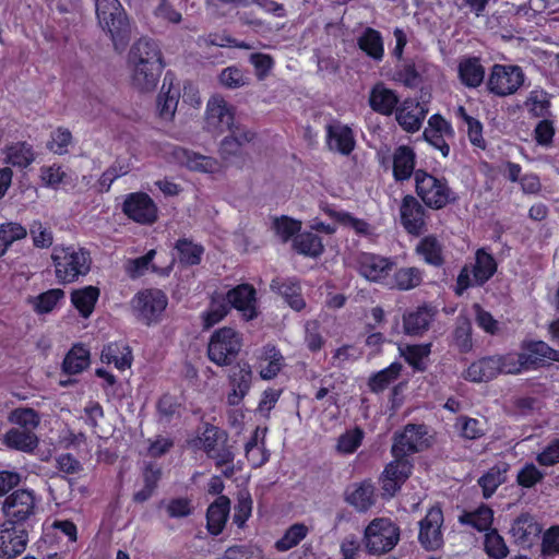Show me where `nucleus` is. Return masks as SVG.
<instances>
[{
    "label": "nucleus",
    "mask_w": 559,
    "mask_h": 559,
    "mask_svg": "<svg viewBox=\"0 0 559 559\" xmlns=\"http://www.w3.org/2000/svg\"><path fill=\"white\" fill-rule=\"evenodd\" d=\"M90 350L83 344H75L67 353L62 362V370L67 374H79L90 366Z\"/></svg>",
    "instance_id": "obj_45"
},
{
    "label": "nucleus",
    "mask_w": 559,
    "mask_h": 559,
    "mask_svg": "<svg viewBox=\"0 0 559 559\" xmlns=\"http://www.w3.org/2000/svg\"><path fill=\"white\" fill-rule=\"evenodd\" d=\"M437 314L433 306L424 304L415 310L407 311L403 314L404 333L409 336H420L428 331L431 322Z\"/></svg>",
    "instance_id": "obj_24"
},
{
    "label": "nucleus",
    "mask_w": 559,
    "mask_h": 559,
    "mask_svg": "<svg viewBox=\"0 0 559 559\" xmlns=\"http://www.w3.org/2000/svg\"><path fill=\"white\" fill-rule=\"evenodd\" d=\"M543 532L542 524L528 512L520 513L511 523L510 535L515 545L530 549Z\"/></svg>",
    "instance_id": "obj_20"
},
{
    "label": "nucleus",
    "mask_w": 559,
    "mask_h": 559,
    "mask_svg": "<svg viewBox=\"0 0 559 559\" xmlns=\"http://www.w3.org/2000/svg\"><path fill=\"white\" fill-rule=\"evenodd\" d=\"M430 438L425 424H407L403 431L394 435L391 452L409 457L412 454L427 450L431 445Z\"/></svg>",
    "instance_id": "obj_13"
},
{
    "label": "nucleus",
    "mask_w": 559,
    "mask_h": 559,
    "mask_svg": "<svg viewBox=\"0 0 559 559\" xmlns=\"http://www.w3.org/2000/svg\"><path fill=\"white\" fill-rule=\"evenodd\" d=\"M456 117L462 119L467 126V136L474 147L486 150L487 143L483 136V123L475 117L468 115L465 107L459 106Z\"/></svg>",
    "instance_id": "obj_51"
},
{
    "label": "nucleus",
    "mask_w": 559,
    "mask_h": 559,
    "mask_svg": "<svg viewBox=\"0 0 559 559\" xmlns=\"http://www.w3.org/2000/svg\"><path fill=\"white\" fill-rule=\"evenodd\" d=\"M393 80L407 88H417L423 82L421 75L412 59L403 60L401 64H396Z\"/></svg>",
    "instance_id": "obj_52"
},
{
    "label": "nucleus",
    "mask_w": 559,
    "mask_h": 559,
    "mask_svg": "<svg viewBox=\"0 0 559 559\" xmlns=\"http://www.w3.org/2000/svg\"><path fill=\"white\" fill-rule=\"evenodd\" d=\"M484 551L490 559H504L510 554L506 539L497 528L487 532L483 540Z\"/></svg>",
    "instance_id": "obj_53"
},
{
    "label": "nucleus",
    "mask_w": 559,
    "mask_h": 559,
    "mask_svg": "<svg viewBox=\"0 0 559 559\" xmlns=\"http://www.w3.org/2000/svg\"><path fill=\"white\" fill-rule=\"evenodd\" d=\"M229 312V307L227 306V302H225L223 294H212L206 309L200 314L203 331H207L222 322Z\"/></svg>",
    "instance_id": "obj_39"
},
{
    "label": "nucleus",
    "mask_w": 559,
    "mask_h": 559,
    "mask_svg": "<svg viewBox=\"0 0 559 559\" xmlns=\"http://www.w3.org/2000/svg\"><path fill=\"white\" fill-rule=\"evenodd\" d=\"M308 534V527L304 523L290 525L284 535L276 540L275 548L278 551H287L297 546Z\"/></svg>",
    "instance_id": "obj_55"
},
{
    "label": "nucleus",
    "mask_w": 559,
    "mask_h": 559,
    "mask_svg": "<svg viewBox=\"0 0 559 559\" xmlns=\"http://www.w3.org/2000/svg\"><path fill=\"white\" fill-rule=\"evenodd\" d=\"M457 76L462 85L468 88H476L481 85L485 79V68L480 57H463L457 64Z\"/></svg>",
    "instance_id": "obj_32"
},
{
    "label": "nucleus",
    "mask_w": 559,
    "mask_h": 559,
    "mask_svg": "<svg viewBox=\"0 0 559 559\" xmlns=\"http://www.w3.org/2000/svg\"><path fill=\"white\" fill-rule=\"evenodd\" d=\"M174 249L177 252L179 263L186 267L199 265L205 251L201 243L186 237L177 239Z\"/></svg>",
    "instance_id": "obj_41"
},
{
    "label": "nucleus",
    "mask_w": 559,
    "mask_h": 559,
    "mask_svg": "<svg viewBox=\"0 0 559 559\" xmlns=\"http://www.w3.org/2000/svg\"><path fill=\"white\" fill-rule=\"evenodd\" d=\"M368 102L374 112L391 116L399 107L400 97L394 90L386 87L382 82H378L371 87Z\"/></svg>",
    "instance_id": "obj_27"
},
{
    "label": "nucleus",
    "mask_w": 559,
    "mask_h": 559,
    "mask_svg": "<svg viewBox=\"0 0 559 559\" xmlns=\"http://www.w3.org/2000/svg\"><path fill=\"white\" fill-rule=\"evenodd\" d=\"M129 63L132 64V84L136 88L152 91L156 87L165 64L154 39H138L129 51Z\"/></svg>",
    "instance_id": "obj_2"
},
{
    "label": "nucleus",
    "mask_w": 559,
    "mask_h": 559,
    "mask_svg": "<svg viewBox=\"0 0 559 559\" xmlns=\"http://www.w3.org/2000/svg\"><path fill=\"white\" fill-rule=\"evenodd\" d=\"M171 155L178 164L190 171L213 175L222 170V164L215 157L203 155L186 147L175 146Z\"/></svg>",
    "instance_id": "obj_21"
},
{
    "label": "nucleus",
    "mask_w": 559,
    "mask_h": 559,
    "mask_svg": "<svg viewBox=\"0 0 559 559\" xmlns=\"http://www.w3.org/2000/svg\"><path fill=\"white\" fill-rule=\"evenodd\" d=\"M123 215L142 226H152L159 218V209L155 201L143 191L130 192L121 205Z\"/></svg>",
    "instance_id": "obj_12"
},
{
    "label": "nucleus",
    "mask_w": 559,
    "mask_h": 559,
    "mask_svg": "<svg viewBox=\"0 0 559 559\" xmlns=\"http://www.w3.org/2000/svg\"><path fill=\"white\" fill-rule=\"evenodd\" d=\"M195 445L201 449L209 459L214 461L217 468L227 466L223 469V475L226 478L234 475V448L229 444L228 433L224 429L212 424H205L203 432L197 438Z\"/></svg>",
    "instance_id": "obj_7"
},
{
    "label": "nucleus",
    "mask_w": 559,
    "mask_h": 559,
    "mask_svg": "<svg viewBox=\"0 0 559 559\" xmlns=\"http://www.w3.org/2000/svg\"><path fill=\"white\" fill-rule=\"evenodd\" d=\"M32 531L33 528L8 525V522L2 521L0 524V558L12 559L23 554Z\"/></svg>",
    "instance_id": "obj_17"
},
{
    "label": "nucleus",
    "mask_w": 559,
    "mask_h": 559,
    "mask_svg": "<svg viewBox=\"0 0 559 559\" xmlns=\"http://www.w3.org/2000/svg\"><path fill=\"white\" fill-rule=\"evenodd\" d=\"M66 298V293L61 288H50L39 295L32 297L29 304L35 313L43 316L52 312Z\"/></svg>",
    "instance_id": "obj_47"
},
{
    "label": "nucleus",
    "mask_w": 559,
    "mask_h": 559,
    "mask_svg": "<svg viewBox=\"0 0 559 559\" xmlns=\"http://www.w3.org/2000/svg\"><path fill=\"white\" fill-rule=\"evenodd\" d=\"M329 215L335 222L344 226H349L357 235L368 236L371 234L370 224L362 218L355 217L346 211H330Z\"/></svg>",
    "instance_id": "obj_57"
},
{
    "label": "nucleus",
    "mask_w": 559,
    "mask_h": 559,
    "mask_svg": "<svg viewBox=\"0 0 559 559\" xmlns=\"http://www.w3.org/2000/svg\"><path fill=\"white\" fill-rule=\"evenodd\" d=\"M155 255H156V250L151 249L145 254H143L139 258L127 260L124 263V271H126L127 275L131 280H138V278L142 277L143 275L146 274L147 271H151V272L157 273V274H162V275H167L170 271V267L166 269V270H162L157 265H155L153 263Z\"/></svg>",
    "instance_id": "obj_40"
},
{
    "label": "nucleus",
    "mask_w": 559,
    "mask_h": 559,
    "mask_svg": "<svg viewBox=\"0 0 559 559\" xmlns=\"http://www.w3.org/2000/svg\"><path fill=\"white\" fill-rule=\"evenodd\" d=\"M400 527L389 518H376L366 526L362 542L370 555H383L399 543Z\"/></svg>",
    "instance_id": "obj_10"
},
{
    "label": "nucleus",
    "mask_w": 559,
    "mask_h": 559,
    "mask_svg": "<svg viewBox=\"0 0 559 559\" xmlns=\"http://www.w3.org/2000/svg\"><path fill=\"white\" fill-rule=\"evenodd\" d=\"M98 23L111 38L115 50L122 52L130 41L131 27L119 0H95Z\"/></svg>",
    "instance_id": "obj_6"
},
{
    "label": "nucleus",
    "mask_w": 559,
    "mask_h": 559,
    "mask_svg": "<svg viewBox=\"0 0 559 559\" xmlns=\"http://www.w3.org/2000/svg\"><path fill=\"white\" fill-rule=\"evenodd\" d=\"M252 381V370L248 362L237 365L229 374L230 392L227 394V403L230 406H238L249 393Z\"/></svg>",
    "instance_id": "obj_26"
},
{
    "label": "nucleus",
    "mask_w": 559,
    "mask_h": 559,
    "mask_svg": "<svg viewBox=\"0 0 559 559\" xmlns=\"http://www.w3.org/2000/svg\"><path fill=\"white\" fill-rule=\"evenodd\" d=\"M364 431L359 427L346 430L337 439L336 449L343 454H353L361 445Z\"/></svg>",
    "instance_id": "obj_60"
},
{
    "label": "nucleus",
    "mask_w": 559,
    "mask_h": 559,
    "mask_svg": "<svg viewBox=\"0 0 559 559\" xmlns=\"http://www.w3.org/2000/svg\"><path fill=\"white\" fill-rule=\"evenodd\" d=\"M540 551L545 557L559 555V524L549 526L543 533Z\"/></svg>",
    "instance_id": "obj_64"
},
{
    "label": "nucleus",
    "mask_w": 559,
    "mask_h": 559,
    "mask_svg": "<svg viewBox=\"0 0 559 559\" xmlns=\"http://www.w3.org/2000/svg\"><path fill=\"white\" fill-rule=\"evenodd\" d=\"M424 271L416 266H403L395 269L385 283L391 290L407 292L418 287L423 283Z\"/></svg>",
    "instance_id": "obj_31"
},
{
    "label": "nucleus",
    "mask_w": 559,
    "mask_h": 559,
    "mask_svg": "<svg viewBox=\"0 0 559 559\" xmlns=\"http://www.w3.org/2000/svg\"><path fill=\"white\" fill-rule=\"evenodd\" d=\"M130 304L135 319L146 326H152L163 321L168 297L159 288H144L132 297Z\"/></svg>",
    "instance_id": "obj_8"
},
{
    "label": "nucleus",
    "mask_w": 559,
    "mask_h": 559,
    "mask_svg": "<svg viewBox=\"0 0 559 559\" xmlns=\"http://www.w3.org/2000/svg\"><path fill=\"white\" fill-rule=\"evenodd\" d=\"M235 115L231 107L222 96H213L207 102L205 123L209 131L223 133L229 131L219 144V155L224 160L241 157L243 146L253 141L255 133L249 130L234 127Z\"/></svg>",
    "instance_id": "obj_1"
},
{
    "label": "nucleus",
    "mask_w": 559,
    "mask_h": 559,
    "mask_svg": "<svg viewBox=\"0 0 559 559\" xmlns=\"http://www.w3.org/2000/svg\"><path fill=\"white\" fill-rule=\"evenodd\" d=\"M102 359L107 364H114L118 370L123 371L131 367L133 356L128 345L112 342L104 347Z\"/></svg>",
    "instance_id": "obj_44"
},
{
    "label": "nucleus",
    "mask_w": 559,
    "mask_h": 559,
    "mask_svg": "<svg viewBox=\"0 0 559 559\" xmlns=\"http://www.w3.org/2000/svg\"><path fill=\"white\" fill-rule=\"evenodd\" d=\"M358 48L374 61L384 57L383 37L378 29L366 27L357 39Z\"/></svg>",
    "instance_id": "obj_43"
},
{
    "label": "nucleus",
    "mask_w": 559,
    "mask_h": 559,
    "mask_svg": "<svg viewBox=\"0 0 559 559\" xmlns=\"http://www.w3.org/2000/svg\"><path fill=\"white\" fill-rule=\"evenodd\" d=\"M391 453L393 461L386 464L382 473V489L389 496H394L412 475L414 465L409 457Z\"/></svg>",
    "instance_id": "obj_19"
},
{
    "label": "nucleus",
    "mask_w": 559,
    "mask_h": 559,
    "mask_svg": "<svg viewBox=\"0 0 559 559\" xmlns=\"http://www.w3.org/2000/svg\"><path fill=\"white\" fill-rule=\"evenodd\" d=\"M545 477V473L542 472L532 462H526L516 475V484L522 488H533L537 484L542 483Z\"/></svg>",
    "instance_id": "obj_61"
},
{
    "label": "nucleus",
    "mask_w": 559,
    "mask_h": 559,
    "mask_svg": "<svg viewBox=\"0 0 559 559\" xmlns=\"http://www.w3.org/2000/svg\"><path fill=\"white\" fill-rule=\"evenodd\" d=\"M253 501L249 492L239 493L237 503L234 508L233 522L239 527L243 528L247 521L251 518Z\"/></svg>",
    "instance_id": "obj_62"
},
{
    "label": "nucleus",
    "mask_w": 559,
    "mask_h": 559,
    "mask_svg": "<svg viewBox=\"0 0 559 559\" xmlns=\"http://www.w3.org/2000/svg\"><path fill=\"white\" fill-rule=\"evenodd\" d=\"M326 143L330 150L342 155H349L355 148V136L350 127L346 124H329L326 127Z\"/></svg>",
    "instance_id": "obj_35"
},
{
    "label": "nucleus",
    "mask_w": 559,
    "mask_h": 559,
    "mask_svg": "<svg viewBox=\"0 0 559 559\" xmlns=\"http://www.w3.org/2000/svg\"><path fill=\"white\" fill-rule=\"evenodd\" d=\"M50 258L55 277L61 285L73 284L86 276L93 263L90 250L79 245H56Z\"/></svg>",
    "instance_id": "obj_3"
},
{
    "label": "nucleus",
    "mask_w": 559,
    "mask_h": 559,
    "mask_svg": "<svg viewBox=\"0 0 559 559\" xmlns=\"http://www.w3.org/2000/svg\"><path fill=\"white\" fill-rule=\"evenodd\" d=\"M222 559H264L263 551L251 544L233 545L228 547Z\"/></svg>",
    "instance_id": "obj_63"
},
{
    "label": "nucleus",
    "mask_w": 559,
    "mask_h": 559,
    "mask_svg": "<svg viewBox=\"0 0 559 559\" xmlns=\"http://www.w3.org/2000/svg\"><path fill=\"white\" fill-rule=\"evenodd\" d=\"M415 192L424 205L432 211L453 206L460 200L459 193L444 176L421 168L415 173Z\"/></svg>",
    "instance_id": "obj_4"
},
{
    "label": "nucleus",
    "mask_w": 559,
    "mask_h": 559,
    "mask_svg": "<svg viewBox=\"0 0 559 559\" xmlns=\"http://www.w3.org/2000/svg\"><path fill=\"white\" fill-rule=\"evenodd\" d=\"M415 253L433 267H442L445 263L444 247L436 235L424 236L416 245Z\"/></svg>",
    "instance_id": "obj_34"
},
{
    "label": "nucleus",
    "mask_w": 559,
    "mask_h": 559,
    "mask_svg": "<svg viewBox=\"0 0 559 559\" xmlns=\"http://www.w3.org/2000/svg\"><path fill=\"white\" fill-rule=\"evenodd\" d=\"M427 207L413 194L402 198L400 205V222L404 230L412 236H420L427 230Z\"/></svg>",
    "instance_id": "obj_15"
},
{
    "label": "nucleus",
    "mask_w": 559,
    "mask_h": 559,
    "mask_svg": "<svg viewBox=\"0 0 559 559\" xmlns=\"http://www.w3.org/2000/svg\"><path fill=\"white\" fill-rule=\"evenodd\" d=\"M35 160L33 145L25 142H15L5 147V162L13 167L26 168Z\"/></svg>",
    "instance_id": "obj_46"
},
{
    "label": "nucleus",
    "mask_w": 559,
    "mask_h": 559,
    "mask_svg": "<svg viewBox=\"0 0 559 559\" xmlns=\"http://www.w3.org/2000/svg\"><path fill=\"white\" fill-rule=\"evenodd\" d=\"M345 501L357 512L364 513L376 503V487L371 479L349 485L344 492Z\"/></svg>",
    "instance_id": "obj_23"
},
{
    "label": "nucleus",
    "mask_w": 559,
    "mask_h": 559,
    "mask_svg": "<svg viewBox=\"0 0 559 559\" xmlns=\"http://www.w3.org/2000/svg\"><path fill=\"white\" fill-rule=\"evenodd\" d=\"M270 288L280 295L293 310L300 312L306 308V300L297 277L277 276L271 281Z\"/></svg>",
    "instance_id": "obj_22"
},
{
    "label": "nucleus",
    "mask_w": 559,
    "mask_h": 559,
    "mask_svg": "<svg viewBox=\"0 0 559 559\" xmlns=\"http://www.w3.org/2000/svg\"><path fill=\"white\" fill-rule=\"evenodd\" d=\"M394 114L399 126L404 131L415 133L421 128L427 110L417 100L405 98Z\"/></svg>",
    "instance_id": "obj_25"
},
{
    "label": "nucleus",
    "mask_w": 559,
    "mask_h": 559,
    "mask_svg": "<svg viewBox=\"0 0 559 559\" xmlns=\"http://www.w3.org/2000/svg\"><path fill=\"white\" fill-rule=\"evenodd\" d=\"M443 512L438 506L428 509L424 519L419 521L418 540L425 550L435 551L443 546Z\"/></svg>",
    "instance_id": "obj_16"
},
{
    "label": "nucleus",
    "mask_w": 559,
    "mask_h": 559,
    "mask_svg": "<svg viewBox=\"0 0 559 559\" xmlns=\"http://www.w3.org/2000/svg\"><path fill=\"white\" fill-rule=\"evenodd\" d=\"M530 114L536 118H545L549 114L550 99L547 92L534 90L530 92L526 100Z\"/></svg>",
    "instance_id": "obj_58"
},
{
    "label": "nucleus",
    "mask_w": 559,
    "mask_h": 559,
    "mask_svg": "<svg viewBox=\"0 0 559 559\" xmlns=\"http://www.w3.org/2000/svg\"><path fill=\"white\" fill-rule=\"evenodd\" d=\"M510 465L507 462H499L485 472L477 480L481 488L483 497L489 499L496 490L506 481V474Z\"/></svg>",
    "instance_id": "obj_42"
},
{
    "label": "nucleus",
    "mask_w": 559,
    "mask_h": 559,
    "mask_svg": "<svg viewBox=\"0 0 559 559\" xmlns=\"http://www.w3.org/2000/svg\"><path fill=\"white\" fill-rule=\"evenodd\" d=\"M525 73L520 66L496 63L487 79V91L498 97L514 95L524 84Z\"/></svg>",
    "instance_id": "obj_11"
},
{
    "label": "nucleus",
    "mask_w": 559,
    "mask_h": 559,
    "mask_svg": "<svg viewBox=\"0 0 559 559\" xmlns=\"http://www.w3.org/2000/svg\"><path fill=\"white\" fill-rule=\"evenodd\" d=\"M359 274L370 282L381 284L385 287L390 274L393 272L395 262L374 253L364 252L357 260Z\"/></svg>",
    "instance_id": "obj_18"
},
{
    "label": "nucleus",
    "mask_w": 559,
    "mask_h": 559,
    "mask_svg": "<svg viewBox=\"0 0 559 559\" xmlns=\"http://www.w3.org/2000/svg\"><path fill=\"white\" fill-rule=\"evenodd\" d=\"M242 347V335L231 326L215 330L207 344L209 359L219 367L230 366Z\"/></svg>",
    "instance_id": "obj_9"
},
{
    "label": "nucleus",
    "mask_w": 559,
    "mask_h": 559,
    "mask_svg": "<svg viewBox=\"0 0 559 559\" xmlns=\"http://www.w3.org/2000/svg\"><path fill=\"white\" fill-rule=\"evenodd\" d=\"M229 310L235 309L245 321H252L260 314L258 293L250 283L238 284L223 294Z\"/></svg>",
    "instance_id": "obj_14"
},
{
    "label": "nucleus",
    "mask_w": 559,
    "mask_h": 559,
    "mask_svg": "<svg viewBox=\"0 0 559 559\" xmlns=\"http://www.w3.org/2000/svg\"><path fill=\"white\" fill-rule=\"evenodd\" d=\"M496 355L485 356L473 361L466 370L463 371L462 377L469 382L480 383L488 382L499 374Z\"/></svg>",
    "instance_id": "obj_36"
},
{
    "label": "nucleus",
    "mask_w": 559,
    "mask_h": 559,
    "mask_svg": "<svg viewBox=\"0 0 559 559\" xmlns=\"http://www.w3.org/2000/svg\"><path fill=\"white\" fill-rule=\"evenodd\" d=\"M473 272L475 285L484 286L497 272L498 263L495 257L485 248L475 252V263L469 265Z\"/></svg>",
    "instance_id": "obj_37"
},
{
    "label": "nucleus",
    "mask_w": 559,
    "mask_h": 559,
    "mask_svg": "<svg viewBox=\"0 0 559 559\" xmlns=\"http://www.w3.org/2000/svg\"><path fill=\"white\" fill-rule=\"evenodd\" d=\"M402 371V364L393 361L386 368L373 373L368 380L369 390L372 393L383 392L391 383H393Z\"/></svg>",
    "instance_id": "obj_50"
},
{
    "label": "nucleus",
    "mask_w": 559,
    "mask_h": 559,
    "mask_svg": "<svg viewBox=\"0 0 559 559\" xmlns=\"http://www.w3.org/2000/svg\"><path fill=\"white\" fill-rule=\"evenodd\" d=\"M100 290L98 287L88 285L82 288L73 289L70 295L72 306L79 314L88 319L94 312L95 306L99 299Z\"/></svg>",
    "instance_id": "obj_38"
},
{
    "label": "nucleus",
    "mask_w": 559,
    "mask_h": 559,
    "mask_svg": "<svg viewBox=\"0 0 559 559\" xmlns=\"http://www.w3.org/2000/svg\"><path fill=\"white\" fill-rule=\"evenodd\" d=\"M496 360L499 374H520L527 371L524 360L521 358V353H507L503 355H496Z\"/></svg>",
    "instance_id": "obj_59"
},
{
    "label": "nucleus",
    "mask_w": 559,
    "mask_h": 559,
    "mask_svg": "<svg viewBox=\"0 0 559 559\" xmlns=\"http://www.w3.org/2000/svg\"><path fill=\"white\" fill-rule=\"evenodd\" d=\"M416 153L409 145H399L393 153L392 174L396 182H403L415 177Z\"/></svg>",
    "instance_id": "obj_28"
},
{
    "label": "nucleus",
    "mask_w": 559,
    "mask_h": 559,
    "mask_svg": "<svg viewBox=\"0 0 559 559\" xmlns=\"http://www.w3.org/2000/svg\"><path fill=\"white\" fill-rule=\"evenodd\" d=\"M41 497L29 488H17L11 491L1 502L3 521L8 525L33 528L38 522Z\"/></svg>",
    "instance_id": "obj_5"
},
{
    "label": "nucleus",
    "mask_w": 559,
    "mask_h": 559,
    "mask_svg": "<svg viewBox=\"0 0 559 559\" xmlns=\"http://www.w3.org/2000/svg\"><path fill=\"white\" fill-rule=\"evenodd\" d=\"M521 358L527 371L548 366L549 344L544 341L524 340L521 343Z\"/></svg>",
    "instance_id": "obj_33"
},
{
    "label": "nucleus",
    "mask_w": 559,
    "mask_h": 559,
    "mask_svg": "<svg viewBox=\"0 0 559 559\" xmlns=\"http://www.w3.org/2000/svg\"><path fill=\"white\" fill-rule=\"evenodd\" d=\"M230 512V500L227 496H218L206 510V530L212 536L223 533Z\"/></svg>",
    "instance_id": "obj_29"
},
{
    "label": "nucleus",
    "mask_w": 559,
    "mask_h": 559,
    "mask_svg": "<svg viewBox=\"0 0 559 559\" xmlns=\"http://www.w3.org/2000/svg\"><path fill=\"white\" fill-rule=\"evenodd\" d=\"M272 229L283 242H287L293 237L299 235L301 222L287 215L275 217L272 223Z\"/></svg>",
    "instance_id": "obj_54"
},
{
    "label": "nucleus",
    "mask_w": 559,
    "mask_h": 559,
    "mask_svg": "<svg viewBox=\"0 0 559 559\" xmlns=\"http://www.w3.org/2000/svg\"><path fill=\"white\" fill-rule=\"evenodd\" d=\"M495 512L492 508L486 503H480L475 510H464L459 515V523L463 526H469L484 535L493 530Z\"/></svg>",
    "instance_id": "obj_30"
},
{
    "label": "nucleus",
    "mask_w": 559,
    "mask_h": 559,
    "mask_svg": "<svg viewBox=\"0 0 559 559\" xmlns=\"http://www.w3.org/2000/svg\"><path fill=\"white\" fill-rule=\"evenodd\" d=\"M266 365L261 367L260 377L263 380L274 379L284 366V357L275 346L265 347Z\"/></svg>",
    "instance_id": "obj_56"
},
{
    "label": "nucleus",
    "mask_w": 559,
    "mask_h": 559,
    "mask_svg": "<svg viewBox=\"0 0 559 559\" xmlns=\"http://www.w3.org/2000/svg\"><path fill=\"white\" fill-rule=\"evenodd\" d=\"M293 249L301 255L318 258L323 253L324 246L320 236L305 231L293 239Z\"/></svg>",
    "instance_id": "obj_48"
},
{
    "label": "nucleus",
    "mask_w": 559,
    "mask_h": 559,
    "mask_svg": "<svg viewBox=\"0 0 559 559\" xmlns=\"http://www.w3.org/2000/svg\"><path fill=\"white\" fill-rule=\"evenodd\" d=\"M4 443L14 450L32 452L38 445V438L29 430L11 428L4 435Z\"/></svg>",
    "instance_id": "obj_49"
}]
</instances>
